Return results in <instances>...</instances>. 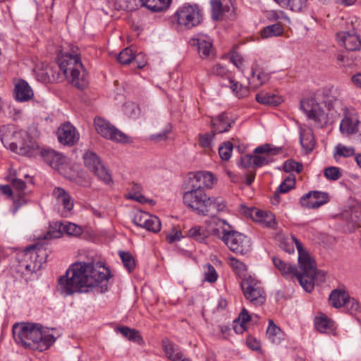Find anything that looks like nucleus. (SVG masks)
I'll list each match as a JSON object with an SVG mask.
<instances>
[{
  "label": "nucleus",
  "mask_w": 361,
  "mask_h": 361,
  "mask_svg": "<svg viewBox=\"0 0 361 361\" xmlns=\"http://www.w3.org/2000/svg\"><path fill=\"white\" fill-rule=\"evenodd\" d=\"M255 98L257 102L265 105L277 106L281 102V97L269 92H259L256 94Z\"/></svg>",
  "instance_id": "nucleus-34"
},
{
  "label": "nucleus",
  "mask_w": 361,
  "mask_h": 361,
  "mask_svg": "<svg viewBox=\"0 0 361 361\" xmlns=\"http://www.w3.org/2000/svg\"><path fill=\"white\" fill-rule=\"evenodd\" d=\"M337 40L341 46L352 51L361 50V38L355 31H345L337 34Z\"/></svg>",
  "instance_id": "nucleus-18"
},
{
  "label": "nucleus",
  "mask_w": 361,
  "mask_h": 361,
  "mask_svg": "<svg viewBox=\"0 0 361 361\" xmlns=\"http://www.w3.org/2000/svg\"><path fill=\"white\" fill-rule=\"evenodd\" d=\"M313 195L314 201V205L313 207H319L322 205L327 203L329 200L328 193L320 192V191H310L308 192V195Z\"/></svg>",
  "instance_id": "nucleus-47"
},
{
  "label": "nucleus",
  "mask_w": 361,
  "mask_h": 361,
  "mask_svg": "<svg viewBox=\"0 0 361 361\" xmlns=\"http://www.w3.org/2000/svg\"><path fill=\"white\" fill-rule=\"evenodd\" d=\"M209 226H214L210 228L212 235L221 239L228 249L236 254L245 255L252 250L251 240L247 235L234 231L231 225L226 220L212 216L209 221Z\"/></svg>",
  "instance_id": "nucleus-4"
},
{
  "label": "nucleus",
  "mask_w": 361,
  "mask_h": 361,
  "mask_svg": "<svg viewBox=\"0 0 361 361\" xmlns=\"http://www.w3.org/2000/svg\"><path fill=\"white\" fill-rule=\"evenodd\" d=\"M295 185V178L294 176L287 177L277 188L274 195L271 198V202L273 204H277L279 203V194L286 193L293 189Z\"/></svg>",
  "instance_id": "nucleus-27"
},
{
  "label": "nucleus",
  "mask_w": 361,
  "mask_h": 361,
  "mask_svg": "<svg viewBox=\"0 0 361 361\" xmlns=\"http://www.w3.org/2000/svg\"><path fill=\"white\" fill-rule=\"evenodd\" d=\"M133 221L136 226L153 233H157L161 229L159 219L142 211H138L134 214Z\"/></svg>",
  "instance_id": "nucleus-15"
},
{
  "label": "nucleus",
  "mask_w": 361,
  "mask_h": 361,
  "mask_svg": "<svg viewBox=\"0 0 361 361\" xmlns=\"http://www.w3.org/2000/svg\"><path fill=\"white\" fill-rule=\"evenodd\" d=\"M162 348L166 355L171 360L175 357V355H176L177 353L180 352L178 346L168 339L162 341Z\"/></svg>",
  "instance_id": "nucleus-43"
},
{
  "label": "nucleus",
  "mask_w": 361,
  "mask_h": 361,
  "mask_svg": "<svg viewBox=\"0 0 361 361\" xmlns=\"http://www.w3.org/2000/svg\"><path fill=\"white\" fill-rule=\"evenodd\" d=\"M193 179L199 183L202 188L205 187L207 188H211L215 181L214 175L208 171H198L193 175Z\"/></svg>",
  "instance_id": "nucleus-33"
},
{
  "label": "nucleus",
  "mask_w": 361,
  "mask_h": 361,
  "mask_svg": "<svg viewBox=\"0 0 361 361\" xmlns=\"http://www.w3.org/2000/svg\"><path fill=\"white\" fill-rule=\"evenodd\" d=\"M192 41L193 44L197 46L199 55L202 59H206L214 53L212 42L209 37L201 35L192 39Z\"/></svg>",
  "instance_id": "nucleus-21"
},
{
  "label": "nucleus",
  "mask_w": 361,
  "mask_h": 361,
  "mask_svg": "<svg viewBox=\"0 0 361 361\" xmlns=\"http://www.w3.org/2000/svg\"><path fill=\"white\" fill-rule=\"evenodd\" d=\"M355 149L353 147H347L342 144H338L334 148V158L336 161L338 160V157H350L352 156L355 157Z\"/></svg>",
  "instance_id": "nucleus-38"
},
{
  "label": "nucleus",
  "mask_w": 361,
  "mask_h": 361,
  "mask_svg": "<svg viewBox=\"0 0 361 361\" xmlns=\"http://www.w3.org/2000/svg\"><path fill=\"white\" fill-rule=\"evenodd\" d=\"M139 188L140 186L138 185H135V186L133 188V190L128 193V197L129 199L135 200L140 203H145L147 202L146 197L143 196L142 194L135 191V190L138 189Z\"/></svg>",
  "instance_id": "nucleus-58"
},
{
  "label": "nucleus",
  "mask_w": 361,
  "mask_h": 361,
  "mask_svg": "<svg viewBox=\"0 0 361 361\" xmlns=\"http://www.w3.org/2000/svg\"><path fill=\"white\" fill-rule=\"evenodd\" d=\"M298 251V263L301 272L298 271L295 265L286 263L281 258L273 256L272 262L274 267L286 278L296 277L300 286L308 293L312 292L314 284H319L325 281V273L317 270L314 261L303 248L302 243L295 237H291Z\"/></svg>",
  "instance_id": "nucleus-2"
},
{
  "label": "nucleus",
  "mask_w": 361,
  "mask_h": 361,
  "mask_svg": "<svg viewBox=\"0 0 361 361\" xmlns=\"http://www.w3.org/2000/svg\"><path fill=\"white\" fill-rule=\"evenodd\" d=\"M95 130L103 137L118 142H128V137L108 121L97 117L94 121Z\"/></svg>",
  "instance_id": "nucleus-11"
},
{
  "label": "nucleus",
  "mask_w": 361,
  "mask_h": 361,
  "mask_svg": "<svg viewBox=\"0 0 361 361\" xmlns=\"http://www.w3.org/2000/svg\"><path fill=\"white\" fill-rule=\"evenodd\" d=\"M233 149V146L231 142L227 141L224 142V145L219 148L220 158L223 161H228L231 157Z\"/></svg>",
  "instance_id": "nucleus-48"
},
{
  "label": "nucleus",
  "mask_w": 361,
  "mask_h": 361,
  "mask_svg": "<svg viewBox=\"0 0 361 361\" xmlns=\"http://www.w3.org/2000/svg\"><path fill=\"white\" fill-rule=\"evenodd\" d=\"M171 128V126L169 125L168 126H166V129L164 130L162 132L157 134L152 135L150 136V139L154 141H159L166 139L167 134L170 132Z\"/></svg>",
  "instance_id": "nucleus-63"
},
{
  "label": "nucleus",
  "mask_w": 361,
  "mask_h": 361,
  "mask_svg": "<svg viewBox=\"0 0 361 361\" xmlns=\"http://www.w3.org/2000/svg\"><path fill=\"white\" fill-rule=\"evenodd\" d=\"M209 73L212 75H216V76H219V77H221V78H228V79H229V78H231L228 75V70L226 68L225 66H222L220 63H217L216 65H214L212 66V68H211Z\"/></svg>",
  "instance_id": "nucleus-54"
},
{
  "label": "nucleus",
  "mask_w": 361,
  "mask_h": 361,
  "mask_svg": "<svg viewBox=\"0 0 361 361\" xmlns=\"http://www.w3.org/2000/svg\"><path fill=\"white\" fill-rule=\"evenodd\" d=\"M269 79L270 75L265 73L262 68L257 66L252 67V74L251 77L249 78V83L253 88H258L268 82Z\"/></svg>",
  "instance_id": "nucleus-23"
},
{
  "label": "nucleus",
  "mask_w": 361,
  "mask_h": 361,
  "mask_svg": "<svg viewBox=\"0 0 361 361\" xmlns=\"http://www.w3.org/2000/svg\"><path fill=\"white\" fill-rule=\"evenodd\" d=\"M347 312L350 314H355L360 311V306L359 302L353 298H350L348 295V299L346 300V302L344 304Z\"/></svg>",
  "instance_id": "nucleus-52"
},
{
  "label": "nucleus",
  "mask_w": 361,
  "mask_h": 361,
  "mask_svg": "<svg viewBox=\"0 0 361 361\" xmlns=\"http://www.w3.org/2000/svg\"><path fill=\"white\" fill-rule=\"evenodd\" d=\"M314 325L319 331L323 333L333 328L334 322L329 319L326 315H322L316 318Z\"/></svg>",
  "instance_id": "nucleus-39"
},
{
  "label": "nucleus",
  "mask_w": 361,
  "mask_h": 361,
  "mask_svg": "<svg viewBox=\"0 0 361 361\" xmlns=\"http://www.w3.org/2000/svg\"><path fill=\"white\" fill-rule=\"evenodd\" d=\"M48 251L39 242L27 247L18 255V270L23 274H32L42 268L47 262Z\"/></svg>",
  "instance_id": "nucleus-7"
},
{
  "label": "nucleus",
  "mask_w": 361,
  "mask_h": 361,
  "mask_svg": "<svg viewBox=\"0 0 361 361\" xmlns=\"http://www.w3.org/2000/svg\"><path fill=\"white\" fill-rule=\"evenodd\" d=\"M12 185L15 190L18 192V199L14 200V210L13 213H16L21 205L26 204V200L23 197L24 195V190L26 187L25 183L19 178H14L12 181Z\"/></svg>",
  "instance_id": "nucleus-28"
},
{
  "label": "nucleus",
  "mask_w": 361,
  "mask_h": 361,
  "mask_svg": "<svg viewBox=\"0 0 361 361\" xmlns=\"http://www.w3.org/2000/svg\"><path fill=\"white\" fill-rule=\"evenodd\" d=\"M240 166L244 169H248L251 166L254 167V158L252 154H245L241 157Z\"/></svg>",
  "instance_id": "nucleus-62"
},
{
  "label": "nucleus",
  "mask_w": 361,
  "mask_h": 361,
  "mask_svg": "<svg viewBox=\"0 0 361 361\" xmlns=\"http://www.w3.org/2000/svg\"><path fill=\"white\" fill-rule=\"evenodd\" d=\"M59 205L63 207L62 216H68L74 206L72 197L61 188H55L52 192Z\"/></svg>",
  "instance_id": "nucleus-19"
},
{
  "label": "nucleus",
  "mask_w": 361,
  "mask_h": 361,
  "mask_svg": "<svg viewBox=\"0 0 361 361\" xmlns=\"http://www.w3.org/2000/svg\"><path fill=\"white\" fill-rule=\"evenodd\" d=\"M231 122L225 113H222L216 118L212 119L213 133H222L229 130Z\"/></svg>",
  "instance_id": "nucleus-25"
},
{
  "label": "nucleus",
  "mask_w": 361,
  "mask_h": 361,
  "mask_svg": "<svg viewBox=\"0 0 361 361\" xmlns=\"http://www.w3.org/2000/svg\"><path fill=\"white\" fill-rule=\"evenodd\" d=\"M135 53L130 48H126L120 52L118 56V61L121 64H129L133 60H135Z\"/></svg>",
  "instance_id": "nucleus-46"
},
{
  "label": "nucleus",
  "mask_w": 361,
  "mask_h": 361,
  "mask_svg": "<svg viewBox=\"0 0 361 361\" xmlns=\"http://www.w3.org/2000/svg\"><path fill=\"white\" fill-rule=\"evenodd\" d=\"M210 4L212 7V17L214 20H220L226 9L224 8L221 1L220 0H211Z\"/></svg>",
  "instance_id": "nucleus-41"
},
{
  "label": "nucleus",
  "mask_w": 361,
  "mask_h": 361,
  "mask_svg": "<svg viewBox=\"0 0 361 361\" xmlns=\"http://www.w3.org/2000/svg\"><path fill=\"white\" fill-rule=\"evenodd\" d=\"M283 32V27L281 23H277L264 27L261 30V36L262 38H269L280 36Z\"/></svg>",
  "instance_id": "nucleus-36"
},
{
  "label": "nucleus",
  "mask_w": 361,
  "mask_h": 361,
  "mask_svg": "<svg viewBox=\"0 0 361 361\" xmlns=\"http://www.w3.org/2000/svg\"><path fill=\"white\" fill-rule=\"evenodd\" d=\"M34 93L30 85L25 80H20L15 87L16 99L20 102H26L32 99Z\"/></svg>",
  "instance_id": "nucleus-24"
},
{
  "label": "nucleus",
  "mask_w": 361,
  "mask_h": 361,
  "mask_svg": "<svg viewBox=\"0 0 361 361\" xmlns=\"http://www.w3.org/2000/svg\"><path fill=\"white\" fill-rule=\"evenodd\" d=\"M183 202L192 211L200 215H214L224 212L226 204L220 197H208L200 185H192V188L183 195Z\"/></svg>",
  "instance_id": "nucleus-5"
},
{
  "label": "nucleus",
  "mask_w": 361,
  "mask_h": 361,
  "mask_svg": "<svg viewBox=\"0 0 361 361\" xmlns=\"http://www.w3.org/2000/svg\"><path fill=\"white\" fill-rule=\"evenodd\" d=\"M348 299V293L343 290L335 289L329 295V302L335 308H339L344 305Z\"/></svg>",
  "instance_id": "nucleus-31"
},
{
  "label": "nucleus",
  "mask_w": 361,
  "mask_h": 361,
  "mask_svg": "<svg viewBox=\"0 0 361 361\" xmlns=\"http://www.w3.org/2000/svg\"><path fill=\"white\" fill-rule=\"evenodd\" d=\"M109 271L104 268L102 271L93 264L76 262L66 271V275L59 279L58 289L63 294L87 293L97 289L103 293L107 290Z\"/></svg>",
  "instance_id": "nucleus-1"
},
{
  "label": "nucleus",
  "mask_w": 361,
  "mask_h": 361,
  "mask_svg": "<svg viewBox=\"0 0 361 361\" xmlns=\"http://www.w3.org/2000/svg\"><path fill=\"white\" fill-rule=\"evenodd\" d=\"M230 261H231V265L232 266V267L233 269H235L239 271H243L245 269V265L241 261H240L234 257L230 258Z\"/></svg>",
  "instance_id": "nucleus-64"
},
{
  "label": "nucleus",
  "mask_w": 361,
  "mask_h": 361,
  "mask_svg": "<svg viewBox=\"0 0 361 361\" xmlns=\"http://www.w3.org/2000/svg\"><path fill=\"white\" fill-rule=\"evenodd\" d=\"M240 286L245 298L255 305H261L266 301V295L260 282L251 276L243 279Z\"/></svg>",
  "instance_id": "nucleus-10"
},
{
  "label": "nucleus",
  "mask_w": 361,
  "mask_h": 361,
  "mask_svg": "<svg viewBox=\"0 0 361 361\" xmlns=\"http://www.w3.org/2000/svg\"><path fill=\"white\" fill-rule=\"evenodd\" d=\"M307 0H290L289 9L293 11L299 12L306 7Z\"/></svg>",
  "instance_id": "nucleus-56"
},
{
  "label": "nucleus",
  "mask_w": 361,
  "mask_h": 361,
  "mask_svg": "<svg viewBox=\"0 0 361 361\" xmlns=\"http://www.w3.org/2000/svg\"><path fill=\"white\" fill-rule=\"evenodd\" d=\"M139 2L142 6L154 12H160L169 7L171 0H139Z\"/></svg>",
  "instance_id": "nucleus-30"
},
{
  "label": "nucleus",
  "mask_w": 361,
  "mask_h": 361,
  "mask_svg": "<svg viewBox=\"0 0 361 361\" xmlns=\"http://www.w3.org/2000/svg\"><path fill=\"white\" fill-rule=\"evenodd\" d=\"M116 331L117 333H120L130 341L137 343H141L142 342V336L139 331L135 329H130L128 326H118L116 329Z\"/></svg>",
  "instance_id": "nucleus-35"
},
{
  "label": "nucleus",
  "mask_w": 361,
  "mask_h": 361,
  "mask_svg": "<svg viewBox=\"0 0 361 361\" xmlns=\"http://www.w3.org/2000/svg\"><path fill=\"white\" fill-rule=\"evenodd\" d=\"M283 169L287 173H300L302 169V164L293 159H288L285 161Z\"/></svg>",
  "instance_id": "nucleus-51"
},
{
  "label": "nucleus",
  "mask_w": 361,
  "mask_h": 361,
  "mask_svg": "<svg viewBox=\"0 0 361 361\" xmlns=\"http://www.w3.org/2000/svg\"><path fill=\"white\" fill-rule=\"evenodd\" d=\"M7 128L4 126L0 130V138L6 148L16 152L20 155L27 157H35L39 153L37 145L30 140H25L24 137H27L25 132L16 131L6 133Z\"/></svg>",
  "instance_id": "nucleus-8"
},
{
  "label": "nucleus",
  "mask_w": 361,
  "mask_h": 361,
  "mask_svg": "<svg viewBox=\"0 0 361 361\" xmlns=\"http://www.w3.org/2000/svg\"><path fill=\"white\" fill-rule=\"evenodd\" d=\"M300 108L308 119L314 121L318 127H322L326 122V116L314 98L302 99L300 101Z\"/></svg>",
  "instance_id": "nucleus-12"
},
{
  "label": "nucleus",
  "mask_w": 361,
  "mask_h": 361,
  "mask_svg": "<svg viewBox=\"0 0 361 361\" xmlns=\"http://www.w3.org/2000/svg\"><path fill=\"white\" fill-rule=\"evenodd\" d=\"M300 141L302 148L306 152H312L314 148L315 141L312 130L301 129L300 133Z\"/></svg>",
  "instance_id": "nucleus-29"
},
{
  "label": "nucleus",
  "mask_w": 361,
  "mask_h": 361,
  "mask_svg": "<svg viewBox=\"0 0 361 361\" xmlns=\"http://www.w3.org/2000/svg\"><path fill=\"white\" fill-rule=\"evenodd\" d=\"M341 215L342 218L352 226H359L361 223V207L360 206L350 207L345 210Z\"/></svg>",
  "instance_id": "nucleus-26"
},
{
  "label": "nucleus",
  "mask_w": 361,
  "mask_h": 361,
  "mask_svg": "<svg viewBox=\"0 0 361 361\" xmlns=\"http://www.w3.org/2000/svg\"><path fill=\"white\" fill-rule=\"evenodd\" d=\"M325 177L331 180H337L341 177L340 169L336 166H329L324 169Z\"/></svg>",
  "instance_id": "nucleus-53"
},
{
  "label": "nucleus",
  "mask_w": 361,
  "mask_h": 361,
  "mask_svg": "<svg viewBox=\"0 0 361 361\" xmlns=\"http://www.w3.org/2000/svg\"><path fill=\"white\" fill-rule=\"evenodd\" d=\"M280 150L279 148L274 147L270 144H265L256 147L254 149V153L256 154L253 155L254 167L259 168L269 164L270 162L269 156L276 155L279 153Z\"/></svg>",
  "instance_id": "nucleus-16"
},
{
  "label": "nucleus",
  "mask_w": 361,
  "mask_h": 361,
  "mask_svg": "<svg viewBox=\"0 0 361 361\" xmlns=\"http://www.w3.org/2000/svg\"><path fill=\"white\" fill-rule=\"evenodd\" d=\"M267 335L269 341L275 344H279L284 338L283 332L278 326L274 324L273 320L269 321Z\"/></svg>",
  "instance_id": "nucleus-32"
},
{
  "label": "nucleus",
  "mask_w": 361,
  "mask_h": 361,
  "mask_svg": "<svg viewBox=\"0 0 361 361\" xmlns=\"http://www.w3.org/2000/svg\"><path fill=\"white\" fill-rule=\"evenodd\" d=\"M246 344L247 347L252 350L260 351L261 343L256 338L249 336L246 339Z\"/></svg>",
  "instance_id": "nucleus-60"
},
{
  "label": "nucleus",
  "mask_w": 361,
  "mask_h": 361,
  "mask_svg": "<svg viewBox=\"0 0 361 361\" xmlns=\"http://www.w3.org/2000/svg\"><path fill=\"white\" fill-rule=\"evenodd\" d=\"M57 137L60 143L73 146L79 140L80 135L73 125L70 123H65L58 128Z\"/></svg>",
  "instance_id": "nucleus-17"
},
{
  "label": "nucleus",
  "mask_w": 361,
  "mask_h": 361,
  "mask_svg": "<svg viewBox=\"0 0 361 361\" xmlns=\"http://www.w3.org/2000/svg\"><path fill=\"white\" fill-rule=\"evenodd\" d=\"M63 233L71 236H80L83 233L80 226L66 221H63Z\"/></svg>",
  "instance_id": "nucleus-40"
},
{
  "label": "nucleus",
  "mask_w": 361,
  "mask_h": 361,
  "mask_svg": "<svg viewBox=\"0 0 361 361\" xmlns=\"http://www.w3.org/2000/svg\"><path fill=\"white\" fill-rule=\"evenodd\" d=\"M119 256L122 260L124 267L129 271H132L135 267V262L132 255L127 252L120 251Z\"/></svg>",
  "instance_id": "nucleus-49"
},
{
  "label": "nucleus",
  "mask_w": 361,
  "mask_h": 361,
  "mask_svg": "<svg viewBox=\"0 0 361 361\" xmlns=\"http://www.w3.org/2000/svg\"><path fill=\"white\" fill-rule=\"evenodd\" d=\"M188 235L202 243L205 240L207 234L204 228L200 226H195L188 230Z\"/></svg>",
  "instance_id": "nucleus-44"
},
{
  "label": "nucleus",
  "mask_w": 361,
  "mask_h": 361,
  "mask_svg": "<svg viewBox=\"0 0 361 361\" xmlns=\"http://www.w3.org/2000/svg\"><path fill=\"white\" fill-rule=\"evenodd\" d=\"M204 280L209 283H214L218 279V274L215 268L210 264H207L204 267Z\"/></svg>",
  "instance_id": "nucleus-50"
},
{
  "label": "nucleus",
  "mask_w": 361,
  "mask_h": 361,
  "mask_svg": "<svg viewBox=\"0 0 361 361\" xmlns=\"http://www.w3.org/2000/svg\"><path fill=\"white\" fill-rule=\"evenodd\" d=\"M40 154L45 162L53 169H58L66 162V157L53 149H44Z\"/></svg>",
  "instance_id": "nucleus-22"
},
{
  "label": "nucleus",
  "mask_w": 361,
  "mask_h": 361,
  "mask_svg": "<svg viewBox=\"0 0 361 361\" xmlns=\"http://www.w3.org/2000/svg\"><path fill=\"white\" fill-rule=\"evenodd\" d=\"M125 113L131 118H136L139 115L140 109L134 103H128L124 107Z\"/></svg>",
  "instance_id": "nucleus-57"
},
{
  "label": "nucleus",
  "mask_w": 361,
  "mask_h": 361,
  "mask_svg": "<svg viewBox=\"0 0 361 361\" xmlns=\"http://www.w3.org/2000/svg\"><path fill=\"white\" fill-rule=\"evenodd\" d=\"M315 200H316L313 198V195H308V193H306L300 198V204L304 207L317 209V207H313Z\"/></svg>",
  "instance_id": "nucleus-59"
},
{
  "label": "nucleus",
  "mask_w": 361,
  "mask_h": 361,
  "mask_svg": "<svg viewBox=\"0 0 361 361\" xmlns=\"http://www.w3.org/2000/svg\"><path fill=\"white\" fill-rule=\"evenodd\" d=\"M229 82L231 84L230 87L232 92L235 94L237 97L243 98L248 94L249 90L247 87L243 86L241 84L235 81L231 78H229Z\"/></svg>",
  "instance_id": "nucleus-42"
},
{
  "label": "nucleus",
  "mask_w": 361,
  "mask_h": 361,
  "mask_svg": "<svg viewBox=\"0 0 361 361\" xmlns=\"http://www.w3.org/2000/svg\"><path fill=\"white\" fill-rule=\"evenodd\" d=\"M344 116L340 123V131L343 135L361 134V121L354 110L343 109Z\"/></svg>",
  "instance_id": "nucleus-14"
},
{
  "label": "nucleus",
  "mask_w": 361,
  "mask_h": 361,
  "mask_svg": "<svg viewBox=\"0 0 361 361\" xmlns=\"http://www.w3.org/2000/svg\"><path fill=\"white\" fill-rule=\"evenodd\" d=\"M214 133H207L199 135V144L202 147L209 148L214 137Z\"/></svg>",
  "instance_id": "nucleus-55"
},
{
  "label": "nucleus",
  "mask_w": 361,
  "mask_h": 361,
  "mask_svg": "<svg viewBox=\"0 0 361 361\" xmlns=\"http://www.w3.org/2000/svg\"><path fill=\"white\" fill-rule=\"evenodd\" d=\"M172 19L185 29H192L202 22V8L197 4L185 3L177 9Z\"/></svg>",
  "instance_id": "nucleus-9"
},
{
  "label": "nucleus",
  "mask_w": 361,
  "mask_h": 361,
  "mask_svg": "<svg viewBox=\"0 0 361 361\" xmlns=\"http://www.w3.org/2000/svg\"><path fill=\"white\" fill-rule=\"evenodd\" d=\"M15 341L25 348L44 351L56 341L55 337L43 330L39 324L32 323L16 324L13 326Z\"/></svg>",
  "instance_id": "nucleus-3"
},
{
  "label": "nucleus",
  "mask_w": 361,
  "mask_h": 361,
  "mask_svg": "<svg viewBox=\"0 0 361 361\" xmlns=\"http://www.w3.org/2000/svg\"><path fill=\"white\" fill-rule=\"evenodd\" d=\"M115 6L117 9L124 11H135L137 8V0H116Z\"/></svg>",
  "instance_id": "nucleus-45"
},
{
  "label": "nucleus",
  "mask_w": 361,
  "mask_h": 361,
  "mask_svg": "<svg viewBox=\"0 0 361 361\" xmlns=\"http://www.w3.org/2000/svg\"><path fill=\"white\" fill-rule=\"evenodd\" d=\"M85 165L92 171L97 177L106 184H109L112 180L106 169L102 165L97 155L91 151L87 152L84 156Z\"/></svg>",
  "instance_id": "nucleus-13"
},
{
  "label": "nucleus",
  "mask_w": 361,
  "mask_h": 361,
  "mask_svg": "<svg viewBox=\"0 0 361 361\" xmlns=\"http://www.w3.org/2000/svg\"><path fill=\"white\" fill-rule=\"evenodd\" d=\"M250 216L255 221L258 222L264 227L275 228L276 226L275 216L271 212L253 209L251 212Z\"/></svg>",
  "instance_id": "nucleus-20"
},
{
  "label": "nucleus",
  "mask_w": 361,
  "mask_h": 361,
  "mask_svg": "<svg viewBox=\"0 0 361 361\" xmlns=\"http://www.w3.org/2000/svg\"><path fill=\"white\" fill-rule=\"evenodd\" d=\"M63 234V221L52 222L50 224L49 231L43 236L42 240L59 238Z\"/></svg>",
  "instance_id": "nucleus-37"
},
{
  "label": "nucleus",
  "mask_w": 361,
  "mask_h": 361,
  "mask_svg": "<svg viewBox=\"0 0 361 361\" xmlns=\"http://www.w3.org/2000/svg\"><path fill=\"white\" fill-rule=\"evenodd\" d=\"M230 61L239 70L243 71V59L240 54L237 52H232L230 56Z\"/></svg>",
  "instance_id": "nucleus-61"
},
{
  "label": "nucleus",
  "mask_w": 361,
  "mask_h": 361,
  "mask_svg": "<svg viewBox=\"0 0 361 361\" xmlns=\"http://www.w3.org/2000/svg\"><path fill=\"white\" fill-rule=\"evenodd\" d=\"M60 71L67 80L78 89H84L87 83V76L77 53H61L58 59Z\"/></svg>",
  "instance_id": "nucleus-6"
}]
</instances>
